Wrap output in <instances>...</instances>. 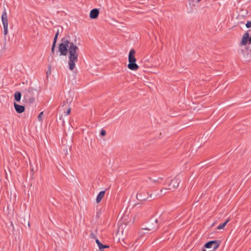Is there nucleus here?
<instances>
[{
  "mask_svg": "<svg viewBox=\"0 0 251 251\" xmlns=\"http://www.w3.org/2000/svg\"><path fill=\"white\" fill-rule=\"evenodd\" d=\"M50 72H51V66H50V65H49V66H48V71L46 72V75H47V78H48L49 75L50 74Z\"/></svg>",
  "mask_w": 251,
  "mask_h": 251,
  "instance_id": "obj_22",
  "label": "nucleus"
},
{
  "mask_svg": "<svg viewBox=\"0 0 251 251\" xmlns=\"http://www.w3.org/2000/svg\"><path fill=\"white\" fill-rule=\"evenodd\" d=\"M69 69L71 70H73L75 67V64H69Z\"/></svg>",
  "mask_w": 251,
  "mask_h": 251,
  "instance_id": "obj_26",
  "label": "nucleus"
},
{
  "mask_svg": "<svg viewBox=\"0 0 251 251\" xmlns=\"http://www.w3.org/2000/svg\"><path fill=\"white\" fill-rule=\"evenodd\" d=\"M37 90L32 87H29L28 89L24 91V101L27 103L32 104L35 101V93Z\"/></svg>",
  "mask_w": 251,
  "mask_h": 251,
  "instance_id": "obj_2",
  "label": "nucleus"
},
{
  "mask_svg": "<svg viewBox=\"0 0 251 251\" xmlns=\"http://www.w3.org/2000/svg\"><path fill=\"white\" fill-rule=\"evenodd\" d=\"M105 191H100L96 199L97 203H100L105 195Z\"/></svg>",
  "mask_w": 251,
  "mask_h": 251,
  "instance_id": "obj_13",
  "label": "nucleus"
},
{
  "mask_svg": "<svg viewBox=\"0 0 251 251\" xmlns=\"http://www.w3.org/2000/svg\"><path fill=\"white\" fill-rule=\"evenodd\" d=\"M143 61L145 63L146 62H153L154 60H153V58L150 56L149 58H145Z\"/></svg>",
  "mask_w": 251,
  "mask_h": 251,
  "instance_id": "obj_20",
  "label": "nucleus"
},
{
  "mask_svg": "<svg viewBox=\"0 0 251 251\" xmlns=\"http://www.w3.org/2000/svg\"><path fill=\"white\" fill-rule=\"evenodd\" d=\"M127 67L129 69L133 71L137 70L138 68L137 64H128Z\"/></svg>",
  "mask_w": 251,
  "mask_h": 251,
  "instance_id": "obj_16",
  "label": "nucleus"
},
{
  "mask_svg": "<svg viewBox=\"0 0 251 251\" xmlns=\"http://www.w3.org/2000/svg\"><path fill=\"white\" fill-rule=\"evenodd\" d=\"M212 242H215V244H213V245H212V248H213V250L217 249L218 248V247H219V243H218V241L216 240H214V241H212Z\"/></svg>",
  "mask_w": 251,
  "mask_h": 251,
  "instance_id": "obj_19",
  "label": "nucleus"
},
{
  "mask_svg": "<svg viewBox=\"0 0 251 251\" xmlns=\"http://www.w3.org/2000/svg\"><path fill=\"white\" fill-rule=\"evenodd\" d=\"M22 94L19 91L16 92L14 94L15 100L17 102H20L21 99Z\"/></svg>",
  "mask_w": 251,
  "mask_h": 251,
  "instance_id": "obj_15",
  "label": "nucleus"
},
{
  "mask_svg": "<svg viewBox=\"0 0 251 251\" xmlns=\"http://www.w3.org/2000/svg\"><path fill=\"white\" fill-rule=\"evenodd\" d=\"M229 221V219H227V220H226L224 223H223V224H220L218 226H217V229H223L225 226H226V225L227 224V223Z\"/></svg>",
  "mask_w": 251,
  "mask_h": 251,
  "instance_id": "obj_17",
  "label": "nucleus"
},
{
  "mask_svg": "<svg viewBox=\"0 0 251 251\" xmlns=\"http://www.w3.org/2000/svg\"><path fill=\"white\" fill-rule=\"evenodd\" d=\"M3 28H4V31H3L4 34L5 35H6L8 33V26H6V25H5V26H3Z\"/></svg>",
  "mask_w": 251,
  "mask_h": 251,
  "instance_id": "obj_25",
  "label": "nucleus"
},
{
  "mask_svg": "<svg viewBox=\"0 0 251 251\" xmlns=\"http://www.w3.org/2000/svg\"><path fill=\"white\" fill-rule=\"evenodd\" d=\"M91 237L92 238H94V239H96V236L94 234V233H92L91 234Z\"/></svg>",
  "mask_w": 251,
  "mask_h": 251,
  "instance_id": "obj_31",
  "label": "nucleus"
},
{
  "mask_svg": "<svg viewBox=\"0 0 251 251\" xmlns=\"http://www.w3.org/2000/svg\"><path fill=\"white\" fill-rule=\"evenodd\" d=\"M158 221L157 219H151L147 224V226L142 227L143 230L154 231L158 227Z\"/></svg>",
  "mask_w": 251,
  "mask_h": 251,
  "instance_id": "obj_3",
  "label": "nucleus"
},
{
  "mask_svg": "<svg viewBox=\"0 0 251 251\" xmlns=\"http://www.w3.org/2000/svg\"><path fill=\"white\" fill-rule=\"evenodd\" d=\"M249 37V34L248 32L245 33L242 38L241 44L244 45H246L247 44L248 39Z\"/></svg>",
  "mask_w": 251,
  "mask_h": 251,
  "instance_id": "obj_12",
  "label": "nucleus"
},
{
  "mask_svg": "<svg viewBox=\"0 0 251 251\" xmlns=\"http://www.w3.org/2000/svg\"><path fill=\"white\" fill-rule=\"evenodd\" d=\"M180 180L179 178L176 177L174 178L168 184V189L173 191L176 189L179 185Z\"/></svg>",
  "mask_w": 251,
  "mask_h": 251,
  "instance_id": "obj_4",
  "label": "nucleus"
},
{
  "mask_svg": "<svg viewBox=\"0 0 251 251\" xmlns=\"http://www.w3.org/2000/svg\"><path fill=\"white\" fill-rule=\"evenodd\" d=\"M135 51L133 49H131L128 54V62L129 63H135L136 62V58L135 57Z\"/></svg>",
  "mask_w": 251,
  "mask_h": 251,
  "instance_id": "obj_10",
  "label": "nucleus"
},
{
  "mask_svg": "<svg viewBox=\"0 0 251 251\" xmlns=\"http://www.w3.org/2000/svg\"><path fill=\"white\" fill-rule=\"evenodd\" d=\"M71 110V107L68 108V109L67 110V111L66 112H65V115L67 116V115H69L70 114Z\"/></svg>",
  "mask_w": 251,
  "mask_h": 251,
  "instance_id": "obj_27",
  "label": "nucleus"
},
{
  "mask_svg": "<svg viewBox=\"0 0 251 251\" xmlns=\"http://www.w3.org/2000/svg\"><path fill=\"white\" fill-rule=\"evenodd\" d=\"M1 20L3 26H5V25H6V26H8L7 15L5 9H4L2 12L1 15Z\"/></svg>",
  "mask_w": 251,
  "mask_h": 251,
  "instance_id": "obj_7",
  "label": "nucleus"
},
{
  "mask_svg": "<svg viewBox=\"0 0 251 251\" xmlns=\"http://www.w3.org/2000/svg\"><path fill=\"white\" fill-rule=\"evenodd\" d=\"M96 243L98 246L100 251H103V250L104 249L109 248V246L108 245H103L98 239H96Z\"/></svg>",
  "mask_w": 251,
  "mask_h": 251,
  "instance_id": "obj_11",
  "label": "nucleus"
},
{
  "mask_svg": "<svg viewBox=\"0 0 251 251\" xmlns=\"http://www.w3.org/2000/svg\"><path fill=\"white\" fill-rule=\"evenodd\" d=\"M246 27L247 28H249V27H251V21H249L247 23H246Z\"/></svg>",
  "mask_w": 251,
  "mask_h": 251,
  "instance_id": "obj_29",
  "label": "nucleus"
},
{
  "mask_svg": "<svg viewBox=\"0 0 251 251\" xmlns=\"http://www.w3.org/2000/svg\"><path fill=\"white\" fill-rule=\"evenodd\" d=\"M99 14V9L97 8H94L90 11L89 17L92 19H95L98 18Z\"/></svg>",
  "mask_w": 251,
  "mask_h": 251,
  "instance_id": "obj_8",
  "label": "nucleus"
},
{
  "mask_svg": "<svg viewBox=\"0 0 251 251\" xmlns=\"http://www.w3.org/2000/svg\"><path fill=\"white\" fill-rule=\"evenodd\" d=\"M14 106L16 111L18 113H22L25 110V107L24 105H20L16 102L14 103Z\"/></svg>",
  "mask_w": 251,
  "mask_h": 251,
  "instance_id": "obj_9",
  "label": "nucleus"
},
{
  "mask_svg": "<svg viewBox=\"0 0 251 251\" xmlns=\"http://www.w3.org/2000/svg\"><path fill=\"white\" fill-rule=\"evenodd\" d=\"M167 188L166 187H164L161 190H160V193H161V194H165L167 193V190H169V189H167Z\"/></svg>",
  "mask_w": 251,
  "mask_h": 251,
  "instance_id": "obj_21",
  "label": "nucleus"
},
{
  "mask_svg": "<svg viewBox=\"0 0 251 251\" xmlns=\"http://www.w3.org/2000/svg\"><path fill=\"white\" fill-rule=\"evenodd\" d=\"M125 212H126V210H124L123 211V209L121 210V211L120 212L119 215H118V217H120V219H121V224L119 226V229H118V232L120 231V229H122V232L123 233V231H124V229H123V225L122 224V223H124V221H125V219H124V216H125Z\"/></svg>",
  "mask_w": 251,
  "mask_h": 251,
  "instance_id": "obj_5",
  "label": "nucleus"
},
{
  "mask_svg": "<svg viewBox=\"0 0 251 251\" xmlns=\"http://www.w3.org/2000/svg\"><path fill=\"white\" fill-rule=\"evenodd\" d=\"M137 200L140 201H144L148 198V196L147 195H143L141 192L138 193L136 195Z\"/></svg>",
  "mask_w": 251,
  "mask_h": 251,
  "instance_id": "obj_14",
  "label": "nucleus"
},
{
  "mask_svg": "<svg viewBox=\"0 0 251 251\" xmlns=\"http://www.w3.org/2000/svg\"><path fill=\"white\" fill-rule=\"evenodd\" d=\"M78 47L73 42L64 37L61 39V43L59 44L58 51L60 55L66 56L69 52V61L68 63H75L78 61V54L76 50Z\"/></svg>",
  "mask_w": 251,
  "mask_h": 251,
  "instance_id": "obj_1",
  "label": "nucleus"
},
{
  "mask_svg": "<svg viewBox=\"0 0 251 251\" xmlns=\"http://www.w3.org/2000/svg\"><path fill=\"white\" fill-rule=\"evenodd\" d=\"M106 134V132L105 130L102 129L100 131V134L101 136H105Z\"/></svg>",
  "mask_w": 251,
  "mask_h": 251,
  "instance_id": "obj_28",
  "label": "nucleus"
},
{
  "mask_svg": "<svg viewBox=\"0 0 251 251\" xmlns=\"http://www.w3.org/2000/svg\"><path fill=\"white\" fill-rule=\"evenodd\" d=\"M201 0H197V2H199Z\"/></svg>",
  "mask_w": 251,
  "mask_h": 251,
  "instance_id": "obj_35",
  "label": "nucleus"
},
{
  "mask_svg": "<svg viewBox=\"0 0 251 251\" xmlns=\"http://www.w3.org/2000/svg\"><path fill=\"white\" fill-rule=\"evenodd\" d=\"M134 219H135L134 216L131 217L130 220L129 221H128V222H127L128 224L129 225H132L133 223V222H134Z\"/></svg>",
  "mask_w": 251,
  "mask_h": 251,
  "instance_id": "obj_24",
  "label": "nucleus"
},
{
  "mask_svg": "<svg viewBox=\"0 0 251 251\" xmlns=\"http://www.w3.org/2000/svg\"><path fill=\"white\" fill-rule=\"evenodd\" d=\"M143 193H144V194H146V192H143Z\"/></svg>",
  "mask_w": 251,
  "mask_h": 251,
  "instance_id": "obj_37",
  "label": "nucleus"
},
{
  "mask_svg": "<svg viewBox=\"0 0 251 251\" xmlns=\"http://www.w3.org/2000/svg\"><path fill=\"white\" fill-rule=\"evenodd\" d=\"M43 114L44 113L43 111L41 112L38 116V119L40 122L42 121V116L43 115Z\"/></svg>",
  "mask_w": 251,
  "mask_h": 251,
  "instance_id": "obj_23",
  "label": "nucleus"
},
{
  "mask_svg": "<svg viewBox=\"0 0 251 251\" xmlns=\"http://www.w3.org/2000/svg\"><path fill=\"white\" fill-rule=\"evenodd\" d=\"M248 40L250 43H251V36L250 37H249Z\"/></svg>",
  "mask_w": 251,
  "mask_h": 251,
  "instance_id": "obj_33",
  "label": "nucleus"
},
{
  "mask_svg": "<svg viewBox=\"0 0 251 251\" xmlns=\"http://www.w3.org/2000/svg\"><path fill=\"white\" fill-rule=\"evenodd\" d=\"M62 118H63V116H62H62L60 117V120H62L63 124H64V120H63V119H62Z\"/></svg>",
  "mask_w": 251,
  "mask_h": 251,
  "instance_id": "obj_32",
  "label": "nucleus"
},
{
  "mask_svg": "<svg viewBox=\"0 0 251 251\" xmlns=\"http://www.w3.org/2000/svg\"><path fill=\"white\" fill-rule=\"evenodd\" d=\"M60 30H61V32H62V31H63V28H62V27H61Z\"/></svg>",
  "mask_w": 251,
  "mask_h": 251,
  "instance_id": "obj_34",
  "label": "nucleus"
},
{
  "mask_svg": "<svg viewBox=\"0 0 251 251\" xmlns=\"http://www.w3.org/2000/svg\"><path fill=\"white\" fill-rule=\"evenodd\" d=\"M202 251H206V250H205V249H203L202 250Z\"/></svg>",
  "mask_w": 251,
  "mask_h": 251,
  "instance_id": "obj_36",
  "label": "nucleus"
},
{
  "mask_svg": "<svg viewBox=\"0 0 251 251\" xmlns=\"http://www.w3.org/2000/svg\"><path fill=\"white\" fill-rule=\"evenodd\" d=\"M213 244H215V242H212V241H209V242L206 243L205 244L204 247L206 248H212V245H213Z\"/></svg>",
  "mask_w": 251,
  "mask_h": 251,
  "instance_id": "obj_18",
  "label": "nucleus"
},
{
  "mask_svg": "<svg viewBox=\"0 0 251 251\" xmlns=\"http://www.w3.org/2000/svg\"><path fill=\"white\" fill-rule=\"evenodd\" d=\"M160 180H162V178H158V179H156V180H153V181L154 182H158V183H161V181H160Z\"/></svg>",
  "mask_w": 251,
  "mask_h": 251,
  "instance_id": "obj_30",
  "label": "nucleus"
},
{
  "mask_svg": "<svg viewBox=\"0 0 251 251\" xmlns=\"http://www.w3.org/2000/svg\"><path fill=\"white\" fill-rule=\"evenodd\" d=\"M59 33H60V29H58L57 31H56V32L55 34V36L54 37L52 45L51 46V54H53L54 53V50H55V47H56V42L57 41L58 37L59 35Z\"/></svg>",
  "mask_w": 251,
  "mask_h": 251,
  "instance_id": "obj_6",
  "label": "nucleus"
},
{
  "mask_svg": "<svg viewBox=\"0 0 251 251\" xmlns=\"http://www.w3.org/2000/svg\"><path fill=\"white\" fill-rule=\"evenodd\" d=\"M166 184V182H164V183H163V184H164V185H165Z\"/></svg>",
  "mask_w": 251,
  "mask_h": 251,
  "instance_id": "obj_38",
  "label": "nucleus"
}]
</instances>
